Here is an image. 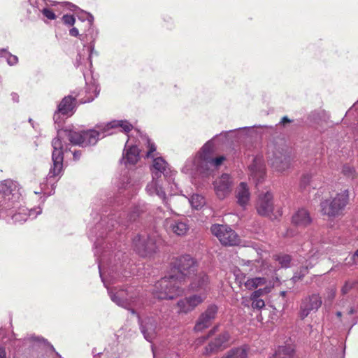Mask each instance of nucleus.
Instances as JSON below:
<instances>
[{"label": "nucleus", "mask_w": 358, "mask_h": 358, "mask_svg": "<svg viewBox=\"0 0 358 358\" xmlns=\"http://www.w3.org/2000/svg\"><path fill=\"white\" fill-rule=\"evenodd\" d=\"M353 287H355V283L353 282L347 281L341 289V292L343 294H346L351 290Z\"/></svg>", "instance_id": "nucleus-41"}, {"label": "nucleus", "mask_w": 358, "mask_h": 358, "mask_svg": "<svg viewBox=\"0 0 358 358\" xmlns=\"http://www.w3.org/2000/svg\"><path fill=\"white\" fill-rule=\"evenodd\" d=\"M271 291V287L265 286L264 288H259V289L253 292L250 296V299L261 298V296L267 294Z\"/></svg>", "instance_id": "nucleus-38"}, {"label": "nucleus", "mask_w": 358, "mask_h": 358, "mask_svg": "<svg viewBox=\"0 0 358 358\" xmlns=\"http://www.w3.org/2000/svg\"><path fill=\"white\" fill-rule=\"evenodd\" d=\"M248 348L246 346L236 348L230 350L227 355L222 358H246Z\"/></svg>", "instance_id": "nucleus-33"}, {"label": "nucleus", "mask_w": 358, "mask_h": 358, "mask_svg": "<svg viewBox=\"0 0 358 358\" xmlns=\"http://www.w3.org/2000/svg\"><path fill=\"white\" fill-rule=\"evenodd\" d=\"M210 231L224 245H236L239 242L237 234L227 225L215 224L211 226Z\"/></svg>", "instance_id": "nucleus-12"}, {"label": "nucleus", "mask_w": 358, "mask_h": 358, "mask_svg": "<svg viewBox=\"0 0 358 358\" xmlns=\"http://www.w3.org/2000/svg\"><path fill=\"white\" fill-rule=\"evenodd\" d=\"M335 296V291L332 290L329 294V299H332Z\"/></svg>", "instance_id": "nucleus-53"}, {"label": "nucleus", "mask_w": 358, "mask_h": 358, "mask_svg": "<svg viewBox=\"0 0 358 358\" xmlns=\"http://www.w3.org/2000/svg\"><path fill=\"white\" fill-rule=\"evenodd\" d=\"M189 282V288L193 291H201V294L206 296L209 290L208 277L203 272H196L191 278L187 279Z\"/></svg>", "instance_id": "nucleus-22"}, {"label": "nucleus", "mask_w": 358, "mask_h": 358, "mask_svg": "<svg viewBox=\"0 0 358 358\" xmlns=\"http://www.w3.org/2000/svg\"><path fill=\"white\" fill-rule=\"evenodd\" d=\"M229 334L227 331H224L210 341L208 345L205 348L204 354L208 355L215 353L224 350L228 346Z\"/></svg>", "instance_id": "nucleus-21"}, {"label": "nucleus", "mask_w": 358, "mask_h": 358, "mask_svg": "<svg viewBox=\"0 0 358 358\" xmlns=\"http://www.w3.org/2000/svg\"><path fill=\"white\" fill-rule=\"evenodd\" d=\"M62 20L67 25H73L75 23V18L71 15H64L62 17Z\"/></svg>", "instance_id": "nucleus-43"}, {"label": "nucleus", "mask_w": 358, "mask_h": 358, "mask_svg": "<svg viewBox=\"0 0 358 358\" xmlns=\"http://www.w3.org/2000/svg\"><path fill=\"white\" fill-rule=\"evenodd\" d=\"M312 222L309 212L304 208L298 209L292 217V223L301 228L308 227Z\"/></svg>", "instance_id": "nucleus-24"}, {"label": "nucleus", "mask_w": 358, "mask_h": 358, "mask_svg": "<svg viewBox=\"0 0 358 358\" xmlns=\"http://www.w3.org/2000/svg\"><path fill=\"white\" fill-rule=\"evenodd\" d=\"M41 208L28 210L27 208L20 209V211L12 215V220L15 223H22L25 222L28 217L35 218L38 215L41 213Z\"/></svg>", "instance_id": "nucleus-25"}, {"label": "nucleus", "mask_w": 358, "mask_h": 358, "mask_svg": "<svg viewBox=\"0 0 358 358\" xmlns=\"http://www.w3.org/2000/svg\"><path fill=\"white\" fill-rule=\"evenodd\" d=\"M185 285L173 274L157 281L152 289L155 297L162 300H172L183 294Z\"/></svg>", "instance_id": "nucleus-6"}, {"label": "nucleus", "mask_w": 358, "mask_h": 358, "mask_svg": "<svg viewBox=\"0 0 358 358\" xmlns=\"http://www.w3.org/2000/svg\"><path fill=\"white\" fill-rule=\"evenodd\" d=\"M291 259L290 255L286 254H280L275 257V260L279 263L282 268L289 267Z\"/></svg>", "instance_id": "nucleus-36"}, {"label": "nucleus", "mask_w": 358, "mask_h": 358, "mask_svg": "<svg viewBox=\"0 0 358 358\" xmlns=\"http://www.w3.org/2000/svg\"><path fill=\"white\" fill-rule=\"evenodd\" d=\"M94 358H96V357H94Z\"/></svg>", "instance_id": "nucleus-59"}, {"label": "nucleus", "mask_w": 358, "mask_h": 358, "mask_svg": "<svg viewBox=\"0 0 358 358\" xmlns=\"http://www.w3.org/2000/svg\"><path fill=\"white\" fill-rule=\"evenodd\" d=\"M0 358H6L5 349L1 346H0Z\"/></svg>", "instance_id": "nucleus-48"}, {"label": "nucleus", "mask_w": 358, "mask_h": 358, "mask_svg": "<svg viewBox=\"0 0 358 358\" xmlns=\"http://www.w3.org/2000/svg\"><path fill=\"white\" fill-rule=\"evenodd\" d=\"M72 152H73V158H74L75 160H78V159H80V155H81V152L80 151L74 150V151H72Z\"/></svg>", "instance_id": "nucleus-45"}, {"label": "nucleus", "mask_w": 358, "mask_h": 358, "mask_svg": "<svg viewBox=\"0 0 358 358\" xmlns=\"http://www.w3.org/2000/svg\"><path fill=\"white\" fill-rule=\"evenodd\" d=\"M352 260L355 262V263H358V249L355 252V253L353 254L352 257Z\"/></svg>", "instance_id": "nucleus-47"}, {"label": "nucleus", "mask_w": 358, "mask_h": 358, "mask_svg": "<svg viewBox=\"0 0 358 358\" xmlns=\"http://www.w3.org/2000/svg\"><path fill=\"white\" fill-rule=\"evenodd\" d=\"M76 107V99L71 95L65 96L57 106V110L53 115L55 122L59 123L60 115L71 116Z\"/></svg>", "instance_id": "nucleus-16"}, {"label": "nucleus", "mask_w": 358, "mask_h": 358, "mask_svg": "<svg viewBox=\"0 0 358 358\" xmlns=\"http://www.w3.org/2000/svg\"><path fill=\"white\" fill-rule=\"evenodd\" d=\"M206 299V296L204 294H196L178 300L176 305L178 309L177 313L186 315L192 312L196 307L202 303Z\"/></svg>", "instance_id": "nucleus-14"}, {"label": "nucleus", "mask_w": 358, "mask_h": 358, "mask_svg": "<svg viewBox=\"0 0 358 358\" xmlns=\"http://www.w3.org/2000/svg\"><path fill=\"white\" fill-rule=\"evenodd\" d=\"M336 315H337V317H341V315H342V313H341V312H340V311H338V312L336 313Z\"/></svg>", "instance_id": "nucleus-54"}, {"label": "nucleus", "mask_w": 358, "mask_h": 358, "mask_svg": "<svg viewBox=\"0 0 358 358\" xmlns=\"http://www.w3.org/2000/svg\"><path fill=\"white\" fill-rule=\"evenodd\" d=\"M288 122H291V120L287 116L283 117L280 121V123L283 124Z\"/></svg>", "instance_id": "nucleus-49"}, {"label": "nucleus", "mask_w": 358, "mask_h": 358, "mask_svg": "<svg viewBox=\"0 0 358 358\" xmlns=\"http://www.w3.org/2000/svg\"><path fill=\"white\" fill-rule=\"evenodd\" d=\"M134 250L142 257L150 256L156 252L157 249V241L152 236L138 235L133 239Z\"/></svg>", "instance_id": "nucleus-13"}, {"label": "nucleus", "mask_w": 358, "mask_h": 358, "mask_svg": "<svg viewBox=\"0 0 358 358\" xmlns=\"http://www.w3.org/2000/svg\"><path fill=\"white\" fill-rule=\"evenodd\" d=\"M11 99L14 102L17 103L19 101V95L15 92H12L11 94Z\"/></svg>", "instance_id": "nucleus-46"}, {"label": "nucleus", "mask_w": 358, "mask_h": 358, "mask_svg": "<svg viewBox=\"0 0 358 358\" xmlns=\"http://www.w3.org/2000/svg\"><path fill=\"white\" fill-rule=\"evenodd\" d=\"M322 303V298L318 294H313L305 297L300 306L299 317L303 320L311 313L317 311Z\"/></svg>", "instance_id": "nucleus-15"}, {"label": "nucleus", "mask_w": 358, "mask_h": 358, "mask_svg": "<svg viewBox=\"0 0 358 358\" xmlns=\"http://www.w3.org/2000/svg\"><path fill=\"white\" fill-rule=\"evenodd\" d=\"M274 208L273 194L267 191L259 195L256 204L257 213L261 216H270Z\"/></svg>", "instance_id": "nucleus-17"}, {"label": "nucleus", "mask_w": 358, "mask_h": 358, "mask_svg": "<svg viewBox=\"0 0 358 358\" xmlns=\"http://www.w3.org/2000/svg\"><path fill=\"white\" fill-rule=\"evenodd\" d=\"M233 181L227 173H224L213 183L215 194L219 199L226 198L231 191Z\"/></svg>", "instance_id": "nucleus-18"}, {"label": "nucleus", "mask_w": 358, "mask_h": 358, "mask_svg": "<svg viewBox=\"0 0 358 358\" xmlns=\"http://www.w3.org/2000/svg\"><path fill=\"white\" fill-rule=\"evenodd\" d=\"M349 201L348 189L342 190L334 196L320 203L321 213L331 218L342 217L345 214Z\"/></svg>", "instance_id": "nucleus-8"}, {"label": "nucleus", "mask_w": 358, "mask_h": 358, "mask_svg": "<svg viewBox=\"0 0 358 358\" xmlns=\"http://www.w3.org/2000/svg\"><path fill=\"white\" fill-rule=\"evenodd\" d=\"M177 199L171 196L169 198L162 200L164 207L166 208L163 213V217L165 218L164 227L169 232H172L178 236H183L189 230L188 220L185 217H180L178 215L174 217H170L173 213L171 204Z\"/></svg>", "instance_id": "nucleus-7"}, {"label": "nucleus", "mask_w": 358, "mask_h": 358, "mask_svg": "<svg viewBox=\"0 0 358 358\" xmlns=\"http://www.w3.org/2000/svg\"><path fill=\"white\" fill-rule=\"evenodd\" d=\"M309 259L306 260L305 265L302 266L299 272L295 273L292 277V280L296 282L301 280L307 273L309 268H312L317 262V257H315V252H313V250L308 254Z\"/></svg>", "instance_id": "nucleus-26"}, {"label": "nucleus", "mask_w": 358, "mask_h": 358, "mask_svg": "<svg viewBox=\"0 0 358 358\" xmlns=\"http://www.w3.org/2000/svg\"><path fill=\"white\" fill-rule=\"evenodd\" d=\"M206 339L207 337L206 336L200 337L196 340V343L197 344H202Z\"/></svg>", "instance_id": "nucleus-50"}, {"label": "nucleus", "mask_w": 358, "mask_h": 358, "mask_svg": "<svg viewBox=\"0 0 358 358\" xmlns=\"http://www.w3.org/2000/svg\"><path fill=\"white\" fill-rule=\"evenodd\" d=\"M148 148V150L147 152L146 156L148 158L152 157L153 158L155 155L153 153L156 151V146L153 143H151L150 139H147Z\"/></svg>", "instance_id": "nucleus-40"}, {"label": "nucleus", "mask_w": 358, "mask_h": 358, "mask_svg": "<svg viewBox=\"0 0 358 358\" xmlns=\"http://www.w3.org/2000/svg\"><path fill=\"white\" fill-rule=\"evenodd\" d=\"M130 141L131 138H129L125 144L121 159V162H123L126 166L128 164L134 165L139 159L140 150L136 145H134Z\"/></svg>", "instance_id": "nucleus-23"}, {"label": "nucleus", "mask_w": 358, "mask_h": 358, "mask_svg": "<svg viewBox=\"0 0 358 358\" xmlns=\"http://www.w3.org/2000/svg\"><path fill=\"white\" fill-rule=\"evenodd\" d=\"M250 300L252 301V307L254 309L260 310L265 306L264 301L261 298L250 299Z\"/></svg>", "instance_id": "nucleus-39"}, {"label": "nucleus", "mask_w": 358, "mask_h": 358, "mask_svg": "<svg viewBox=\"0 0 358 358\" xmlns=\"http://www.w3.org/2000/svg\"><path fill=\"white\" fill-rule=\"evenodd\" d=\"M218 308L214 304L208 306L206 310L201 314L194 327V330L201 331L208 328L215 318Z\"/></svg>", "instance_id": "nucleus-20"}, {"label": "nucleus", "mask_w": 358, "mask_h": 358, "mask_svg": "<svg viewBox=\"0 0 358 358\" xmlns=\"http://www.w3.org/2000/svg\"><path fill=\"white\" fill-rule=\"evenodd\" d=\"M311 186L313 189L316 188L313 176L311 174H304L301 179L300 187L302 189H306L308 186Z\"/></svg>", "instance_id": "nucleus-34"}, {"label": "nucleus", "mask_w": 358, "mask_h": 358, "mask_svg": "<svg viewBox=\"0 0 358 358\" xmlns=\"http://www.w3.org/2000/svg\"><path fill=\"white\" fill-rule=\"evenodd\" d=\"M342 173L345 177L350 179L355 178L357 175L355 169L350 164L343 165Z\"/></svg>", "instance_id": "nucleus-37"}, {"label": "nucleus", "mask_w": 358, "mask_h": 358, "mask_svg": "<svg viewBox=\"0 0 358 358\" xmlns=\"http://www.w3.org/2000/svg\"><path fill=\"white\" fill-rule=\"evenodd\" d=\"M152 180L146 187L148 194L156 195L164 200L166 186H170V192H174L176 184L174 182L176 171L171 170L169 164L161 157L154 158L151 166Z\"/></svg>", "instance_id": "nucleus-4"}, {"label": "nucleus", "mask_w": 358, "mask_h": 358, "mask_svg": "<svg viewBox=\"0 0 358 358\" xmlns=\"http://www.w3.org/2000/svg\"><path fill=\"white\" fill-rule=\"evenodd\" d=\"M268 159L271 165L278 171H284L289 166V158L285 155L280 150L275 149L269 150Z\"/></svg>", "instance_id": "nucleus-19"}, {"label": "nucleus", "mask_w": 358, "mask_h": 358, "mask_svg": "<svg viewBox=\"0 0 358 358\" xmlns=\"http://www.w3.org/2000/svg\"><path fill=\"white\" fill-rule=\"evenodd\" d=\"M20 199V186L17 182L8 179L0 182L1 210H10L17 208Z\"/></svg>", "instance_id": "nucleus-9"}, {"label": "nucleus", "mask_w": 358, "mask_h": 358, "mask_svg": "<svg viewBox=\"0 0 358 358\" xmlns=\"http://www.w3.org/2000/svg\"><path fill=\"white\" fill-rule=\"evenodd\" d=\"M0 57L5 58L8 64L10 66H14L18 62L17 57L12 55L6 49L0 50Z\"/></svg>", "instance_id": "nucleus-35"}, {"label": "nucleus", "mask_w": 358, "mask_h": 358, "mask_svg": "<svg viewBox=\"0 0 358 358\" xmlns=\"http://www.w3.org/2000/svg\"><path fill=\"white\" fill-rule=\"evenodd\" d=\"M120 129V131L129 132L133 128L131 124L127 120H113L110 122L97 124L94 129L76 131L72 129H64L57 131V136L52 141L53 151L52 154V160L53 166L50 168L46 178L48 182L53 185L57 180L55 178L59 176L63 169L64 152L71 149L68 148L66 141L70 144L86 147L94 145L100 138L113 132L112 129Z\"/></svg>", "instance_id": "nucleus-2"}, {"label": "nucleus", "mask_w": 358, "mask_h": 358, "mask_svg": "<svg viewBox=\"0 0 358 358\" xmlns=\"http://www.w3.org/2000/svg\"><path fill=\"white\" fill-rule=\"evenodd\" d=\"M86 99L83 101V103H87L92 101L95 97H96L100 92V88L99 85L94 80H91L90 82H86Z\"/></svg>", "instance_id": "nucleus-29"}, {"label": "nucleus", "mask_w": 358, "mask_h": 358, "mask_svg": "<svg viewBox=\"0 0 358 358\" xmlns=\"http://www.w3.org/2000/svg\"><path fill=\"white\" fill-rule=\"evenodd\" d=\"M249 170L250 175L257 181H260L264 178L265 174L264 166L260 158L256 157L253 159L252 164L249 166Z\"/></svg>", "instance_id": "nucleus-28"}, {"label": "nucleus", "mask_w": 358, "mask_h": 358, "mask_svg": "<svg viewBox=\"0 0 358 358\" xmlns=\"http://www.w3.org/2000/svg\"><path fill=\"white\" fill-rule=\"evenodd\" d=\"M357 312V310L354 308H351L348 312L349 315H353Z\"/></svg>", "instance_id": "nucleus-51"}, {"label": "nucleus", "mask_w": 358, "mask_h": 358, "mask_svg": "<svg viewBox=\"0 0 358 358\" xmlns=\"http://www.w3.org/2000/svg\"><path fill=\"white\" fill-rule=\"evenodd\" d=\"M185 201H188L192 208L195 209L201 208L205 204V199L199 194H193L190 199L185 196L181 197Z\"/></svg>", "instance_id": "nucleus-32"}, {"label": "nucleus", "mask_w": 358, "mask_h": 358, "mask_svg": "<svg viewBox=\"0 0 358 358\" xmlns=\"http://www.w3.org/2000/svg\"><path fill=\"white\" fill-rule=\"evenodd\" d=\"M255 250H257V254H259V252L258 251V250L257 248H255Z\"/></svg>", "instance_id": "nucleus-58"}, {"label": "nucleus", "mask_w": 358, "mask_h": 358, "mask_svg": "<svg viewBox=\"0 0 358 358\" xmlns=\"http://www.w3.org/2000/svg\"><path fill=\"white\" fill-rule=\"evenodd\" d=\"M138 214V210H134L128 215L127 220L121 222H117V219H120L122 214L111 215L101 219V221L97 223L95 228L90 232L91 238L96 237L94 255L97 257L100 277L107 289L114 288L115 287H110V285L124 278L129 277L131 272L127 271L129 264L127 257L119 250L115 252L117 248L113 246L109 240L102 243L101 239L112 230L115 231V234H120L125 229L127 223L135 220ZM92 241H94V239H92Z\"/></svg>", "instance_id": "nucleus-1"}, {"label": "nucleus", "mask_w": 358, "mask_h": 358, "mask_svg": "<svg viewBox=\"0 0 358 358\" xmlns=\"http://www.w3.org/2000/svg\"><path fill=\"white\" fill-rule=\"evenodd\" d=\"M25 341H26L27 342L33 343V342H36V341H41V339H40V338H37V337H36V336H30V337H29V338H27L25 339Z\"/></svg>", "instance_id": "nucleus-44"}, {"label": "nucleus", "mask_w": 358, "mask_h": 358, "mask_svg": "<svg viewBox=\"0 0 358 358\" xmlns=\"http://www.w3.org/2000/svg\"><path fill=\"white\" fill-rule=\"evenodd\" d=\"M271 358H297L291 345L280 346Z\"/></svg>", "instance_id": "nucleus-30"}, {"label": "nucleus", "mask_w": 358, "mask_h": 358, "mask_svg": "<svg viewBox=\"0 0 358 358\" xmlns=\"http://www.w3.org/2000/svg\"><path fill=\"white\" fill-rule=\"evenodd\" d=\"M213 154L214 145L212 141H209L202 147L196 157L186 161L182 171L191 175L196 173L208 175L213 169L219 167L225 160L224 156L214 158Z\"/></svg>", "instance_id": "nucleus-5"}, {"label": "nucleus", "mask_w": 358, "mask_h": 358, "mask_svg": "<svg viewBox=\"0 0 358 358\" xmlns=\"http://www.w3.org/2000/svg\"><path fill=\"white\" fill-rule=\"evenodd\" d=\"M86 20L89 26L85 35H79L78 29L73 27L70 29L69 34L72 36H80V41L83 43L84 47L87 48V52L88 53V59L90 60V64H92L91 57L94 51V41L97 37V31L92 27L94 21V17L90 13H86Z\"/></svg>", "instance_id": "nucleus-11"}, {"label": "nucleus", "mask_w": 358, "mask_h": 358, "mask_svg": "<svg viewBox=\"0 0 358 358\" xmlns=\"http://www.w3.org/2000/svg\"><path fill=\"white\" fill-rule=\"evenodd\" d=\"M214 331H215V329H213V330H211V331L209 332V334H208V336H207V337H209L210 335H212V334H213V332H214Z\"/></svg>", "instance_id": "nucleus-55"}, {"label": "nucleus", "mask_w": 358, "mask_h": 358, "mask_svg": "<svg viewBox=\"0 0 358 358\" xmlns=\"http://www.w3.org/2000/svg\"><path fill=\"white\" fill-rule=\"evenodd\" d=\"M173 268L177 271L173 274L185 285L187 279L191 278L197 272L196 262L189 255L180 256L172 262Z\"/></svg>", "instance_id": "nucleus-10"}, {"label": "nucleus", "mask_w": 358, "mask_h": 358, "mask_svg": "<svg viewBox=\"0 0 358 358\" xmlns=\"http://www.w3.org/2000/svg\"><path fill=\"white\" fill-rule=\"evenodd\" d=\"M267 280L264 277H256L253 278H248L245 282V286L248 289H257L258 287L267 286Z\"/></svg>", "instance_id": "nucleus-31"}, {"label": "nucleus", "mask_w": 358, "mask_h": 358, "mask_svg": "<svg viewBox=\"0 0 358 358\" xmlns=\"http://www.w3.org/2000/svg\"><path fill=\"white\" fill-rule=\"evenodd\" d=\"M310 246H311L310 243H306L303 245V247L302 250H303V251H305V250H306V248H309V247H310Z\"/></svg>", "instance_id": "nucleus-52"}, {"label": "nucleus", "mask_w": 358, "mask_h": 358, "mask_svg": "<svg viewBox=\"0 0 358 358\" xmlns=\"http://www.w3.org/2000/svg\"><path fill=\"white\" fill-rule=\"evenodd\" d=\"M42 13L45 17H46L49 20H55L56 18L55 14L53 11L49 8H43L42 10Z\"/></svg>", "instance_id": "nucleus-42"}, {"label": "nucleus", "mask_w": 358, "mask_h": 358, "mask_svg": "<svg viewBox=\"0 0 358 358\" xmlns=\"http://www.w3.org/2000/svg\"><path fill=\"white\" fill-rule=\"evenodd\" d=\"M108 293L112 301L118 306L127 309L133 315H137L141 333L145 339L151 343L157 336L158 326L164 324L165 316L147 317L144 320H141L140 314L144 308V299L140 296L139 290L134 287L108 288Z\"/></svg>", "instance_id": "nucleus-3"}, {"label": "nucleus", "mask_w": 358, "mask_h": 358, "mask_svg": "<svg viewBox=\"0 0 358 358\" xmlns=\"http://www.w3.org/2000/svg\"><path fill=\"white\" fill-rule=\"evenodd\" d=\"M237 203L242 207H245L250 198V193L248 185L245 182H241L236 190Z\"/></svg>", "instance_id": "nucleus-27"}, {"label": "nucleus", "mask_w": 358, "mask_h": 358, "mask_svg": "<svg viewBox=\"0 0 358 358\" xmlns=\"http://www.w3.org/2000/svg\"><path fill=\"white\" fill-rule=\"evenodd\" d=\"M107 358H117V357H114V356H111V357H108Z\"/></svg>", "instance_id": "nucleus-57"}, {"label": "nucleus", "mask_w": 358, "mask_h": 358, "mask_svg": "<svg viewBox=\"0 0 358 358\" xmlns=\"http://www.w3.org/2000/svg\"><path fill=\"white\" fill-rule=\"evenodd\" d=\"M353 282L355 283V287L357 286V287H358V280Z\"/></svg>", "instance_id": "nucleus-56"}]
</instances>
